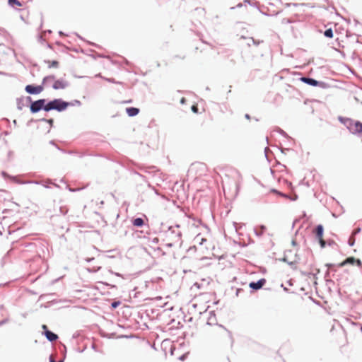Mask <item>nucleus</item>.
<instances>
[{
  "label": "nucleus",
  "instance_id": "1",
  "mask_svg": "<svg viewBox=\"0 0 362 362\" xmlns=\"http://www.w3.org/2000/svg\"><path fill=\"white\" fill-rule=\"evenodd\" d=\"M341 122H342L352 134H356L362 132V123L351 119L350 118H339Z\"/></svg>",
  "mask_w": 362,
  "mask_h": 362
},
{
  "label": "nucleus",
  "instance_id": "2",
  "mask_svg": "<svg viewBox=\"0 0 362 362\" xmlns=\"http://www.w3.org/2000/svg\"><path fill=\"white\" fill-rule=\"evenodd\" d=\"M69 105V103L64 102L61 99H55L48 103L45 107V111H49L51 110H57L58 111H62L65 110Z\"/></svg>",
  "mask_w": 362,
  "mask_h": 362
},
{
  "label": "nucleus",
  "instance_id": "3",
  "mask_svg": "<svg viewBox=\"0 0 362 362\" xmlns=\"http://www.w3.org/2000/svg\"><path fill=\"white\" fill-rule=\"evenodd\" d=\"M49 82H54L52 87L54 89H64L67 86V83L66 81L63 79L56 80L54 81V76L51 75L46 76L42 80V84H46Z\"/></svg>",
  "mask_w": 362,
  "mask_h": 362
},
{
  "label": "nucleus",
  "instance_id": "4",
  "mask_svg": "<svg viewBox=\"0 0 362 362\" xmlns=\"http://www.w3.org/2000/svg\"><path fill=\"white\" fill-rule=\"evenodd\" d=\"M323 231H324V229H323V226L322 225L317 226V227L315 228V229L314 230L315 237H316L317 240L319 241V243L322 248L325 247L326 244H327L325 240L323 239Z\"/></svg>",
  "mask_w": 362,
  "mask_h": 362
},
{
  "label": "nucleus",
  "instance_id": "5",
  "mask_svg": "<svg viewBox=\"0 0 362 362\" xmlns=\"http://www.w3.org/2000/svg\"><path fill=\"white\" fill-rule=\"evenodd\" d=\"M25 91L29 94H39L44 90L43 85L40 86H34V85H27L25 88Z\"/></svg>",
  "mask_w": 362,
  "mask_h": 362
},
{
  "label": "nucleus",
  "instance_id": "6",
  "mask_svg": "<svg viewBox=\"0 0 362 362\" xmlns=\"http://www.w3.org/2000/svg\"><path fill=\"white\" fill-rule=\"evenodd\" d=\"M45 100L40 99L33 102L30 105V111L33 113L40 111L42 108H44Z\"/></svg>",
  "mask_w": 362,
  "mask_h": 362
},
{
  "label": "nucleus",
  "instance_id": "7",
  "mask_svg": "<svg viewBox=\"0 0 362 362\" xmlns=\"http://www.w3.org/2000/svg\"><path fill=\"white\" fill-rule=\"evenodd\" d=\"M354 263H356L357 265L361 266V262L360 259H356L354 257H351L346 258L344 261L339 264V267H341L345 266L347 264H354Z\"/></svg>",
  "mask_w": 362,
  "mask_h": 362
},
{
  "label": "nucleus",
  "instance_id": "8",
  "mask_svg": "<svg viewBox=\"0 0 362 362\" xmlns=\"http://www.w3.org/2000/svg\"><path fill=\"white\" fill-rule=\"evenodd\" d=\"M266 283V280L264 279H261L257 282H251L249 284L250 288L258 290L261 288Z\"/></svg>",
  "mask_w": 362,
  "mask_h": 362
},
{
  "label": "nucleus",
  "instance_id": "9",
  "mask_svg": "<svg viewBox=\"0 0 362 362\" xmlns=\"http://www.w3.org/2000/svg\"><path fill=\"white\" fill-rule=\"evenodd\" d=\"M45 335L46 336L47 339L50 341H56L58 339V336L49 330H46V332H45Z\"/></svg>",
  "mask_w": 362,
  "mask_h": 362
},
{
  "label": "nucleus",
  "instance_id": "10",
  "mask_svg": "<svg viewBox=\"0 0 362 362\" xmlns=\"http://www.w3.org/2000/svg\"><path fill=\"white\" fill-rule=\"evenodd\" d=\"M301 81L313 86H316L318 85V81L313 78L303 77L301 78Z\"/></svg>",
  "mask_w": 362,
  "mask_h": 362
},
{
  "label": "nucleus",
  "instance_id": "11",
  "mask_svg": "<svg viewBox=\"0 0 362 362\" xmlns=\"http://www.w3.org/2000/svg\"><path fill=\"white\" fill-rule=\"evenodd\" d=\"M8 4L14 8L23 6V4L18 0H8Z\"/></svg>",
  "mask_w": 362,
  "mask_h": 362
},
{
  "label": "nucleus",
  "instance_id": "12",
  "mask_svg": "<svg viewBox=\"0 0 362 362\" xmlns=\"http://www.w3.org/2000/svg\"><path fill=\"white\" fill-rule=\"evenodd\" d=\"M126 111L130 117L135 116L139 112V110L136 107H128L126 109Z\"/></svg>",
  "mask_w": 362,
  "mask_h": 362
},
{
  "label": "nucleus",
  "instance_id": "13",
  "mask_svg": "<svg viewBox=\"0 0 362 362\" xmlns=\"http://www.w3.org/2000/svg\"><path fill=\"white\" fill-rule=\"evenodd\" d=\"M45 63L47 64L49 68H57L59 66V62L57 60H53V61L47 60V61H45Z\"/></svg>",
  "mask_w": 362,
  "mask_h": 362
},
{
  "label": "nucleus",
  "instance_id": "14",
  "mask_svg": "<svg viewBox=\"0 0 362 362\" xmlns=\"http://www.w3.org/2000/svg\"><path fill=\"white\" fill-rule=\"evenodd\" d=\"M144 223V220L141 218H136L133 221V225L136 227L142 226Z\"/></svg>",
  "mask_w": 362,
  "mask_h": 362
},
{
  "label": "nucleus",
  "instance_id": "15",
  "mask_svg": "<svg viewBox=\"0 0 362 362\" xmlns=\"http://www.w3.org/2000/svg\"><path fill=\"white\" fill-rule=\"evenodd\" d=\"M325 36L329 38L333 37V31L331 28L327 29L324 33Z\"/></svg>",
  "mask_w": 362,
  "mask_h": 362
},
{
  "label": "nucleus",
  "instance_id": "16",
  "mask_svg": "<svg viewBox=\"0 0 362 362\" xmlns=\"http://www.w3.org/2000/svg\"><path fill=\"white\" fill-rule=\"evenodd\" d=\"M196 168L200 170H207V167L206 165L203 164V163H199L197 165H195Z\"/></svg>",
  "mask_w": 362,
  "mask_h": 362
},
{
  "label": "nucleus",
  "instance_id": "17",
  "mask_svg": "<svg viewBox=\"0 0 362 362\" xmlns=\"http://www.w3.org/2000/svg\"><path fill=\"white\" fill-rule=\"evenodd\" d=\"M191 110L194 113H198L199 112V109H198V107L197 105H193L191 107Z\"/></svg>",
  "mask_w": 362,
  "mask_h": 362
},
{
  "label": "nucleus",
  "instance_id": "18",
  "mask_svg": "<svg viewBox=\"0 0 362 362\" xmlns=\"http://www.w3.org/2000/svg\"><path fill=\"white\" fill-rule=\"evenodd\" d=\"M361 229L359 228L355 229L353 232V235H356V233H359Z\"/></svg>",
  "mask_w": 362,
  "mask_h": 362
},
{
  "label": "nucleus",
  "instance_id": "19",
  "mask_svg": "<svg viewBox=\"0 0 362 362\" xmlns=\"http://www.w3.org/2000/svg\"><path fill=\"white\" fill-rule=\"evenodd\" d=\"M185 103H186V99H185V98L182 97L180 100V103L185 104Z\"/></svg>",
  "mask_w": 362,
  "mask_h": 362
},
{
  "label": "nucleus",
  "instance_id": "20",
  "mask_svg": "<svg viewBox=\"0 0 362 362\" xmlns=\"http://www.w3.org/2000/svg\"><path fill=\"white\" fill-rule=\"evenodd\" d=\"M42 328L43 330H45V332H46V330H48L47 326L46 325H43L42 326Z\"/></svg>",
  "mask_w": 362,
  "mask_h": 362
},
{
  "label": "nucleus",
  "instance_id": "21",
  "mask_svg": "<svg viewBox=\"0 0 362 362\" xmlns=\"http://www.w3.org/2000/svg\"><path fill=\"white\" fill-rule=\"evenodd\" d=\"M217 330H218V332H225L221 327H217Z\"/></svg>",
  "mask_w": 362,
  "mask_h": 362
},
{
  "label": "nucleus",
  "instance_id": "22",
  "mask_svg": "<svg viewBox=\"0 0 362 362\" xmlns=\"http://www.w3.org/2000/svg\"><path fill=\"white\" fill-rule=\"evenodd\" d=\"M245 117L247 119H250V116L248 114H246Z\"/></svg>",
  "mask_w": 362,
  "mask_h": 362
},
{
  "label": "nucleus",
  "instance_id": "23",
  "mask_svg": "<svg viewBox=\"0 0 362 362\" xmlns=\"http://www.w3.org/2000/svg\"><path fill=\"white\" fill-rule=\"evenodd\" d=\"M117 305H118V303L115 302V303H112V307L115 308V307H117Z\"/></svg>",
  "mask_w": 362,
  "mask_h": 362
},
{
  "label": "nucleus",
  "instance_id": "24",
  "mask_svg": "<svg viewBox=\"0 0 362 362\" xmlns=\"http://www.w3.org/2000/svg\"><path fill=\"white\" fill-rule=\"evenodd\" d=\"M354 240L351 241V239H350V240H349V244H350L351 245H354Z\"/></svg>",
  "mask_w": 362,
  "mask_h": 362
},
{
  "label": "nucleus",
  "instance_id": "25",
  "mask_svg": "<svg viewBox=\"0 0 362 362\" xmlns=\"http://www.w3.org/2000/svg\"><path fill=\"white\" fill-rule=\"evenodd\" d=\"M329 245H332V244H335L334 242H332V243H328Z\"/></svg>",
  "mask_w": 362,
  "mask_h": 362
},
{
  "label": "nucleus",
  "instance_id": "26",
  "mask_svg": "<svg viewBox=\"0 0 362 362\" xmlns=\"http://www.w3.org/2000/svg\"><path fill=\"white\" fill-rule=\"evenodd\" d=\"M361 331H362V326H361Z\"/></svg>",
  "mask_w": 362,
  "mask_h": 362
}]
</instances>
